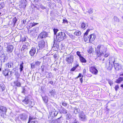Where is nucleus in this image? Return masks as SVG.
<instances>
[{
  "mask_svg": "<svg viewBox=\"0 0 123 123\" xmlns=\"http://www.w3.org/2000/svg\"><path fill=\"white\" fill-rule=\"evenodd\" d=\"M114 20L115 21L117 22H118L119 21V19L116 16L114 17Z\"/></svg>",
  "mask_w": 123,
  "mask_h": 123,
  "instance_id": "nucleus-39",
  "label": "nucleus"
},
{
  "mask_svg": "<svg viewBox=\"0 0 123 123\" xmlns=\"http://www.w3.org/2000/svg\"><path fill=\"white\" fill-rule=\"evenodd\" d=\"M73 56L70 55L67 57L66 58V61L68 63H71L73 62Z\"/></svg>",
  "mask_w": 123,
  "mask_h": 123,
  "instance_id": "nucleus-12",
  "label": "nucleus"
},
{
  "mask_svg": "<svg viewBox=\"0 0 123 123\" xmlns=\"http://www.w3.org/2000/svg\"><path fill=\"white\" fill-rule=\"evenodd\" d=\"M108 83L110 84L111 86H112L113 84V82L112 80H108Z\"/></svg>",
  "mask_w": 123,
  "mask_h": 123,
  "instance_id": "nucleus-40",
  "label": "nucleus"
},
{
  "mask_svg": "<svg viewBox=\"0 0 123 123\" xmlns=\"http://www.w3.org/2000/svg\"><path fill=\"white\" fill-rule=\"evenodd\" d=\"M48 36L47 33L45 31L41 32L39 35L37 39L40 40L43 39Z\"/></svg>",
  "mask_w": 123,
  "mask_h": 123,
  "instance_id": "nucleus-7",
  "label": "nucleus"
},
{
  "mask_svg": "<svg viewBox=\"0 0 123 123\" xmlns=\"http://www.w3.org/2000/svg\"><path fill=\"white\" fill-rule=\"evenodd\" d=\"M38 24V23H36L34 22H33L32 23H28V25L27 27V29H29L32 27L35 26Z\"/></svg>",
  "mask_w": 123,
  "mask_h": 123,
  "instance_id": "nucleus-19",
  "label": "nucleus"
},
{
  "mask_svg": "<svg viewBox=\"0 0 123 123\" xmlns=\"http://www.w3.org/2000/svg\"><path fill=\"white\" fill-rule=\"evenodd\" d=\"M60 111L61 113H62L65 114L67 113V110L65 109L62 107H61Z\"/></svg>",
  "mask_w": 123,
  "mask_h": 123,
  "instance_id": "nucleus-27",
  "label": "nucleus"
},
{
  "mask_svg": "<svg viewBox=\"0 0 123 123\" xmlns=\"http://www.w3.org/2000/svg\"><path fill=\"white\" fill-rule=\"evenodd\" d=\"M66 117L68 119H69L71 118V116L70 114H68L67 115Z\"/></svg>",
  "mask_w": 123,
  "mask_h": 123,
  "instance_id": "nucleus-52",
  "label": "nucleus"
},
{
  "mask_svg": "<svg viewBox=\"0 0 123 123\" xmlns=\"http://www.w3.org/2000/svg\"><path fill=\"white\" fill-rule=\"evenodd\" d=\"M29 45V43H26L25 44L23 45L21 49V51L24 52L25 51Z\"/></svg>",
  "mask_w": 123,
  "mask_h": 123,
  "instance_id": "nucleus-20",
  "label": "nucleus"
},
{
  "mask_svg": "<svg viewBox=\"0 0 123 123\" xmlns=\"http://www.w3.org/2000/svg\"><path fill=\"white\" fill-rule=\"evenodd\" d=\"M49 83L53 85V82L52 81H49Z\"/></svg>",
  "mask_w": 123,
  "mask_h": 123,
  "instance_id": "nucleus-64",
  "label": "nucleus"
},
{
  "mask_svg": "<svg viewBox=\"0 0 123 123\" xmlns=\"http://www.w3.org/2000/svg\"><path fill=\"white\" fill-rule=\"evenodd\" d=\"M21 2L23 6V7L24 8L26 7L27 4L26 0H21Z\"/></svg>",
  "mask_w": 123,
  "mask_h": 123,
  "instance_id": "nucleus-25",
  "label": "nucleus"
},
{
  "mask_svg": "<svg viewBox=\"0 0 123 123\" xmlns=\"http://www.w3.org/2000/svg\"><path fill=\"white\" fill-rule=\"evenodd\" d=\"M18 117L22 121H25L28 118V116L26 113H23L20 114Z\"/></svg>",
  "mask_w": 123,
  "mask_h": 123,
  "instance_id": "nucleus-8",
  "label": "nucleus"
},
{
  "mask_svg": "<svg viewBox=\"0 0 123 123\" xmlns=\"http://www.w3.org/2000/svg\"><path fill=\"white\" fill-rule=\"evenodd\" d=\"M68 23V21L66 19H63V23H66L67 24Z\"/></svg>",
  "mask_w": 123,
  "mask_h": 123,
  "instance_id": "nucleus-54",
  "label": "nucleus"
},
{
  "mask_svg": "<svg viewBox=\"0 0 123 123\" xmlns=\"http://www.w3.org/2000/svg\"><path fill=\"white\" fill-rule=\"evenodd\" d=\"M49 65L47 63H43L41 66V70L43 72L44 70H48Z\"/></svg>",
  "mask_w": 123,
  "mask_h": 123,
  "instance_id": "nucleus-13",
  "label": "nucleus"
},
{
  "mask_svg": "<svg viewBox=\"0 0 123 123\" xmlns=\"http://www.w3.org/2000/svg\"><path fill=\"white\" fill-rule=\"evenodd\" d=\"M45 74L46 75L47 74V75L46 76V77L49 78H50L52 77V74L51 73H49L47 72H46Z\"/></svg>",
  "mask_w": 123,
  "mask_h": 123,
  "instance_id": "nucleus-31",
  "label": "nucleus"
},
{
  "mask_svg": "<svg viewBox=\"0 0 123 123\" xmlns=\"http://www.w3.org/2000/svg\"><path fill=\"white\" fill-rule=\"evenodd\" d=\"M86 25H88L87 23H85L84 22H82L81 23V27L82 28L85 29H86Z\"/></svg>",
  "mask_w": 123,
  "mask_h": 123,
  "instance_id": "nucleus-28",
  "label": "nucleus"
},
{
  "mask_svg": "<svg viewBox=\"0 0 123 123\" xmlns=\"http://www.w3.org/2000/svg\"><path fill=\"white\" fill-rule=\"evenodd\" d=\"M123 80V77H120L119 78L117 79L116 81L115 82L117 83H120L121 81Z\"/></svg>",
  "mask_w": 123,
  "mask_h": 123,
  "instance_id": "nucleus-30",
  "label": "nucleus"
},
{
  "mask_svg": "<svg viewBox=\"0 0 123 123\" xmlns=\"http://www.w3.org/2000/svg\"><path fill=\"white\" fill-rule=\"evenodd\" d=\"M67 104L65 102H63L62 104V105L64 107L66 106H67Z\"/></svg>",
  "mask_w": 123,
  "mask_h": 123,
  "instance_id": "nucleus-56",
  "label": "nucleus"
},
{
  "mask_svg": "<svg viewBox=\"0 0 123 123\" xmlns=\"http://www.w3.org/2000/svg\"><path fill=\"white\" fill-rule=\"evenodd\" d=\"M55 93V90L54 89H52L49 91L48 95L49 96L51 97L52 96L54 97H55L56 95Z\"/></svg>",
  "mask_w": 123,
  "mask_h": 123,
  "instance_id": "nucleus-15",
  "label": "nucleus"
},
{
  "mask_svg": "<svg viewBox=\"0 0 123 123\" xmlns=\"http://www.w3.org/2000/svg\"><path fill=\"white\" fill-rule=\"evenodd\" d=\"M69 37L72 39H74L75 38V37L72 34L69 35Z\"/></svg>",
  "mask_w": 123,
  "mask_h": 123,
  "instance_id": "nucleus-58",
  "label": "nucleus"
},
{
  "mask_svg": "<svg viewBox=\"0 0 123 123\" xmlns=\"http://www.w3.org/2000/svg\"><path fill=\"white\" fill-rule=\"evenodd\" d=\"M6 45L7 46L6 49L7 52L9 53H12L14 48L13 45H8L7 43H5L4 44V46H6Z\"/></svg>",
  "mask_w": 123,
  "mask_h": 123,
  "instance_id": "nucleus-3",
  "label": "nucleus"
},
{
  "mask_svg": "<svg viewBox=\"0 0 123 123\" xmlns=\"http://www.w3.org/2000/svg\"><path fill=\"white\" fill-rule=\"evenodd\" d=\"M88 52L89 53H92L93 51V49L91 47L90 48L87 50Z\"/></svg>",
  "mask_w": 123,
  "mask_h": 123,
  "instance_id": "nucleus-41",
  "label": "nucleus"
},
{
  "mask_svg": "<svg viewBox=\"0 0 123 123\" xmlns=\"http://www.w3.org/2000/svg\"><path fill=\"white\" fill-rule=\"evenodd\" d=\"M54 44L53 45V47H52V48H54L55 49V50H56L58 49V44H56V43H55V40H54Z\"/></svg>",
  "mask_w": 123,
  "mask_h": 123,
  "instance_id": "nucleus-29",
  "label": "nucleus"
},
{
  "mask_svg": "<svg viewBox=\"0 0 123 123\" xmlns=\"http://www.w3.org/2000/svg\"><path fill=\"white\" fill-rule=\"evenodd\" d=\"M16 79V80L14 81L13 82L14 86H16L18 87H20L21 84L19 81L21 79Z\"/></svg>",
  "mask_w": 123,
  "mask_h": 123,
  "instance_id": "nucleus-17",
  "label": "nucleus"
},
{
  "mask_svg": "<svg viewBox=\"0 0 123 123\" xmlns=\"http://www.w3.org/2000/svg\"><path fill=\"white\" fill-rule=\"evenodd\" d=\"M45 42L43 40L39 42L38 44L39 48L37 47V52H40L42 51L45 46Z\"/></svg>",
  "mask_w": 123,
  "mask_h": 123,
  "instance_id": "nucleus-2",
  "label": "nucleus"
},
{
  "mask_svg": "<svg viewBox=\"0 0 123 123\" xmlns=\"http://www.w3.org/2000/svg\"><path fill=\"white\" fill-rule=\"evenodd\" d=\"M56 36L57 41L59 42L67 38V36L65 33L62 31L59 32Z\"/></svg>",
  "mask_w": 123,
  "mask_h": 123,
  "instance_id": "nucleus-1",
  "label": "nucleus"
},
{
  "mask_svg": "<svg viewBox=\"0 0 123 123\" xmlns=\"http://www.w3.org/2000/svg\"><path fill=\"white\" fill-rule=\"evenodd\" d=\"M13 70L15 71V72H14V73L15 75L16 76V79H21V78L19 77L20 76V74L18 72L16 71V68H13Z\"/></svg>",
  "mask_w": 123,
  "mask_h": 123,
  "instance_id": "nucleus-21",
  "label": "nucleus"
},
{
  "mask_svg": "<svg viewBox=\"0 0 123 123\" xmlns=\"http://www.w3.org/2000/svg\"><path fill=\"white\" fill-rule=\"evenodd\" d=\"M90 71L93 74L95 75L97 74L98 71L95 66H92L90 68Z\"/></svg>",
  "mask_w": 123,
  "mask_h": 123,
  "instance_id": "nucleus-10",
  "label": "nucleus"
},
{
  "mask_svg": "<svg viewBox=\"0 0 123 123\" xmlns=\"http://www.w3.org/2000/svg\"><path fill=\"white\" fill-rule=\"evenodd\" d=\"M40 8L43 9H45V7L44 6L42 5H41L40 6Z\"/></svg>",
  "mask_w": 123,
  "mask_h": 123,
  "instance_id": "nucleus-57",
  "label": "nucleus"
},
{
  "mask_svg": "<svg viewBox=\"0 0 123 123\" xmlns=\"http://www.w3.org/2000/svg\"><path fill=\"white\" fill-rule=\"evenodd\" d=\"M119 87V86L118 85L115 86L114 88L116 91H117L118 90Z\"/></svg>",
  "mask_w": 123,
  "mask_h": 123,
  "instance_id": "nucleus-51",
  "label": "nucleus"
},
{
  "mask_svg": "<svg viewBox=\"0 0 123 123\" xmlns=\"http://www.w3.org/2000/svg\"><path fill=\"white\" fill-rule=\"evenodd\" d=\"M29 32L31 36H34L37 35V33L33 31V30L29 31Z\"/></svg>",
  "mask_w": 123,
  "mask_h": 123,
  "instance_id": "nucleus-26",
  "label": "nucleus"
},
{
  "mask_svg": "<svg viewBox=\"0 0 123 123\" xmlns=\"http://www.w3.org/2000/svg\"><path fill=\"white\" fill-rule=\"evenodd\" d=\"M26 22V20H23V21H22V23L24 24H25Z\"/></svg>",
  "mask_w": 123,
  "mask_h": 123,
  "instance_id": "nucleus-60",
  "label": "nucleus"
},
{
  "mask_svg": "<svg viewBox=\"0 0 123 123\" xmlns=\"http://www.w3.org/2000/svg\"><path fill=\"white\" fill-rule=\"evenodd\" d=\"M38 28L37 27H35L33 29V30L37 33L38 31Z\"/></svg>",
  "mask_w": 123,
  "mask_h": 123,
  "instance_id": "nucleus-44",
  "label": "nucleus"
},
{
  "mask_svg": "<svg viewBox=\"0 0 123 123\" xmlns=\"http://www.w3.org/2000/svg\"><path fill=\"white\" fill-rule=\"evenodd\" d=\"M83 77V76L82 75V77L80 79V81L81 82V84H82L83 83V79H82V78Z\"/></svg>",
  "mask_w": 123,
  "mask_h": 123,
  "instance_id": "nucleus-61",
  "label": "nucleus"
},
{
  "mask_svg": "<svg viewBox=\"0 0 123 123\" xmlns=\"http://www.w3.org/2000/svg\"><path fill=\"white\" fill-rule=\"evenodd\" d=\"M96 49L104 53L106 52V48L102 45H98Z\"/></svg>",
  "mask_w": 123,
  "mask_h": 123,
  "instance_id": "nucleus-6",
  "label": "nucleus"
},
{
  "mask_svg": "<svg viewBox=\"0 0 123 123\" xmlns=\"http://www.w3.org/2000/svg\"><path fill=\"white\" fill-rule=\"evenodd\" d=\"M86 36H84V40L86 42L88 40V38H87V37Z\"/></svg>",
  "mask_w": 123,
  "mask_h": 123,
  "instance_id": "nucleus-55",
  "label": "nucleus"
},
{
  "mask_svg": "<svg viewBox=\"0 0 123 123\" xmlns=\"http://www.w3.org/2000/svg\"><path fill=\"white\" fill-rule=\"evenodd\" d=\"M42 97L43 99L44 102L45 103H47L48 101V98L47 96H44L43 97L42 96Z\"/></svg>",
  "mask_w": 123,
  "mask_h": 123,
  "instance_id": "nucleus-36",
  "label": "nucleus"
},
{
  "mask_svg": "<svg viewBox=\"0 0 123 123\" xmlns=\"http://www.w3.org/2000/svg\"><path fill=\"white\" fill-rule=\"evenodd\" d=\"M13 64V63L11 62H9L6 64V65L7 66H8V68H11L12 67Z\"/></svg>",
  "mask_w": 123,
  "mask_h": 123,
  "instance_id": "nucleus-33",
  "label": "nucleus"
},
{
  "mask_svg": "<svg viewBox=\"0 0 123 123\" xmlns=\"http://www.w3.org/2000/svg\"><path fill=\"white\" fill-rule=\"evenodd\" d=\"M88 37L89 39V42H90L94 41L96 38V37L95 34H93L90 35Z\"/></svg>",
  "mask_w": 123,
  "mask_h": 123,
  "instance_id": "nucleus-16",
  "label": "nucleus"
},
{
  "mask_svg": "<svg viewBox=\"0 0 123 123\" xmlns=\"http://www.w3.org/2000/svg\"><path fill=\"white\" fill-rule=\"evenodd\" d=\"M79 117L81 121H85L86 119V115L83 111L81 112L79 114Z\"/></svg>",
  "mask_w": 123,
  "mask_h": 123,
  "instance_id": "nucleus-9",
  "label": "nucleus"
},
{
  "mask_svg": "<svg viewBox=\"0 0 123 123\" xmlns=\"http://www.w3.org/2000/svg\"><path fill=\"white\" fill-rule=\"evenodd\" d=\"M96 51L97 57H100L101 56L104 55V53L96 49Z\"/></svg>",
  "mask_w": 123,
  "mask_h": 123,
  "instance_id": "nucleus-22",
  "label": "nucleus"
},
{
  "mask_svg": "<svg viewBox=\"0 0 123 123\" xmlns=\"http://www.w3.org/2000/svg\"><path fill=\"white\" fill-rule=\"evenodd\" d=\"M17 21V19L16 17H15L13 18L12 20V22L13 25H14L16 23V21Z\"/></svg>",
  "mask_w": 123,
  "mask_h": 123,
  "instance_id": "nucleus-42",
  "label": "nucleus"
},
{
  "mask_svg": "<svg viewBox=\"0 0 123 123\" xmlns=\"http://www.w3.org/2000/svg\"><path fill=\"white\" fill-rule=\"evenodd\" d=\"M78 109H77L76 108L74 110V112L76 111V112L75 113L76 114H77L78 112Z\"/></svg>",
  "mask_w": 123,
  "mask_h": 123,
  "instance_id": "nucleus-63",
  "label": "nucleus"
},
{
  "mask_svg": "<svg viewBox=\"0 0 123 123\" xmlns=\"http://www.w3.org/2000/svg\"><path fill=\"white\" fill-rule=\"evenodd\" d=\"M74 35L76 36H80L81 34V32L80 31H77L74 32Z\"/></svg>",
  "mask_w": 123,
  "mask_h": 123,
  "instance_id": "nucleus-37",
  "label": "nucleus"
},
{
  "mask_svg": "<svg viewBox=\"0 0 123 123\" xmlns=\"http://www.w3.org/2000/svg\"><path fill=\"white\" fill-rule=\"evenodd\" d=\"M90 30L89 29H88L86 31V32L84 33V36H87L89 32L90 31Z\"/></svg>",
  "mask_w": 123,
  "mask_h": 123,
  "instance_id": "nucleus-50",
  "label": "nucleus"
},
{
  "mask_svg": "<svg viewBox=\"0 0 123 123\" xmlns=\"http://www.w3.org/2000/svg\"><path fill=\"white\" fill-rule=\"evenodd\" d=\"M75 69H76L73 67V68H72L70 71H74L75 70Z\"/></svg>",
  "mask_w": 123,
  "mask_h": 123,
  "instance_id": "nucleus-62",
  "label": "nucleus"
},
{
  "mask_svg": "<svg viewBox=\"0 0 123 123\" xmlns=\"http://www.w3.org/2000/svg\"><path fill=\"white\" fill-rule=\"evenodd\" d=\"M41 62L39 61H37L35 62V64L36 66H39L41 63Z\"/></svg>",
  "mask_w": 123,
  "mask_h": 123,
  "instance_id": "nucleus-43",
  "label": "nucleus"
},
{
  "mask_svg": "<svg viewBox=\"0 0 123 123\" xmlns=\"http://www.w3.org/2000/svg\"><path fill=\"white\" fill-rule=\"evenodd\" d=\"M23 64H24V63L23 62L20 64V68H19V69L20 70V71L21 72H22V71L23 70V68H24Z\"/></svg>",
  "mask_w": 123,
  "mask_h": 123,
  "instance_id": "nucleus-32",
  "label": "nucleus"
},
{
  "mask_svg": "<svg viewBox=\"0 0 123 123\" xmlns=\"http://www.w3.org/2000/svg\"><path fill=\"white\" fill-rule=\"evenodd\" d=\"M4 6V4L2 2L0 4V9L3 8Z\"/></svg>",
  "mask_w": 123,
  "mask_h": 123,
  "instance_id": "nucleus-46",
  "label": "nucleus"
},
{
  "mask_svg": "<svg viewBox=\"0 0 123 123\" xmlns=\"http://www.w3.org/2000/svg\"><path fill=\"white\" fill-rule=\"evenodd\" d=\"M88 12L90 14L92 13L93 12L92 9V8H90L89 9Z\"/></svg>",
  "mask_w": 123,
  "mask_h": 123,
  "instance_id": "nucleus-53",
  "label": "nucleus"
},
{
  "mask_svg": "<svg viewBox=\"0 0 123 123\" xmlns=\"http://www.w3.org/2000/svg\"><path fill=\"white\" fill-rule=\"evenodd\" d=\"M54 32V34L55 35H56V33L58 30L57 29H53Z\"/></svg>",
  "mask_w": 123,
  "mask_h": 123,
  "instance_id": "nucleus-49",
  "label": "nucleus"
},
{
  "mask_svg": "<svg viewBox=\"0 0 123 123\" xmlns=\"http://www.w3.org/2000/svg\"><path fill=\"white\" fill-rule=\"evenodd\" d=\"M9 72V69H5L3 70L2 73L4 75L6 76L8 75V73Z\"/></svg>",
  "mask_w": 123,
  "mask_h": 123,
  "instance_id": "nucleus-23",
  "label": "nucleus"
},
{
  "mask_svg": "<svg viewBox=\"0 0 123 123\" xmlns=\"http://www.w3.org/2000/svg\"><path fill=\"white\" fill-rule=\"evenodd\" d=\"M32 120H33L31 121V123H37V121L33 120V117L30 116L29 117L28 123H30L31 121Z\"/></svg>",
  "mask_w": 123,
  "mask_h": 123,
  "instance_id": "nucleus-24",
  "label": "nucleus"
},
{
  "mask_svg": "<svg viewBox=\"0 0 123 123\" xmlns=\"http://www.w3.org/2000/svg\"><path fill=\"white\" fill-rule=\"evenodd\" d=\"M114 67L116 70L119 71L121 70L122 66L120 64L115 63L114 64Z\"/></svg>",
  "mask_w": 123,
  "mask_h": 123,
  "instance_id": "nucleus-14",
  "label": "nucleus"
},
{
  "mask_svg": "<svg viewBox=\"0 0 123 123\" xmlns=\"http://www.w3.org/2000/svg\"><path fill=\"white\" fill-rule=\"evenodd\" d=\"M36 52V48L35 47H32L29 52V53L31 56H33Z\"/></svg>",
  "mask_w": 123,
  "mask_h": 123,
  "instance_id": "nucleus-18",
  "label": "nucleus"
},
{
  "mask_svg": "<svg viewBox=\"0 0 123 123\" xmlns=\"http://www.w3.org/2000/svg\"><path fill=\"white\" fill-rule=\"evenodd\" d=\"M7 109L6 108L2 106H0V115L4 117V115H6Z\"/></svg>",
  "mask_w": 123,
  "mask_h": 123,
  "instance_id": "nucleus-4",
  "label": "nucleus"
},
{
  "mask_svg": "<svg viewBox=\"0 0 123 123\" xmlns=\"http://www.w3.org/2000/svg\"><path fill=\"white\" fill-rule=\"evenodd\" d=\"M80 62L82 63H85L86 62V60L83 56L81 57L80 58Z\"/></svg>",
  "mask_w": 123,
  "mask_h": 123,
  "instance_id": "nucleus-35",
  "label": "nucleus"
},
{
  "mask_svg": "<svg viewBox=\"0 0 123 123\" xmlns=\"http://www.w3.org/2000/svg\"><path fill=\"white\" fill-rule=\"evenodd\" d=\"M5 85L3 84H0V87L2 91H4L5 89Z\"/></svg>",
  "mask_w": 123,
  "mask_h": 123,
  "instance_id": "nucleus-38",
  "label": "nucleus"
},
{
  "mask_svg": "<svg viewBox=\"0 0 123 123\" xmlns=\"http://www.w3.org/2000/svg\"><path fill=\"white\" fill-rule=\"evenodd\" d=\"M20 40L22 42H25L26 40V38L24 37L23 38L22 37L21 38Z\"/></svg>",
  "mask_w": 123,
  "mask_h": 123,
  "instance_id": "nucleus-47",
  "label": "nucleus"
},
{
  "mask_svg": "<svg viewBox=\"0 0 123 123\" xmlns=\"http://www.w3.org/2000/svg\"><path fill=\"white\" fill-rule=\"evenodd\" d=\"M77 55L79 57V58L81 57L82 56L80 54V52L79 51H77L76 52Z\"/></svg>",
  "mask_w": 123,
  "mask_h": 123,
  "instance_id": "nucleus-48",
  "label": "nucleus"
},
{
  "mask_svg": "<svg viewBox=\"0 0 123 123\" xmlns=\"http://www.w3.org/2000/svg\"><path fill=\"white\" fill-rule=\"evenodd\" d=\"M58 113L57 111H56L55 109H53L51 111L49 112V116L53 117L56 116Z\"/></svg>",
  "mask_w": 123,
  "mask_h": 123,
  "instance_id": "nucleus-11",
  "label": "nucleus"
},
{
  "mask_svg": "<svg viewBox=\"0 0 123 123\" xmlns=\"http://www.w3.org/2000/svg\"><path fill=\"white\" fill-rule=\"evenodd\" d=\"M116 58L112 57L110 59L109 63V66L108 67V69L109 70L111 69L113 65L115 64L114 62L116 60Z\"/></svg>",
  "mask_w": 123,
  "mask_h": 123,
  "instance_id": "nucleus-5",
  "label": "nucleus"
},
{
  "mask_svg": "<svg viewBox=\"0 0 123 123\" xmlns=\"http://www.w3.org/2000/svg\"><path fill=\"white\" fill-rule=\"evenodd\" d=\"M29 99L28 97H26L25 99L23 101V102L26 105L29 103Z\"/></svg>",
  "mask_w": 123,
  "mask_h": 123,
  "instance_id": "nucleus-34",
  "label": "nucleus"
},
{
  "mask_svg": "<svg viewBox=\"0 0 123 123\" xmlns=\"http://www.w3.org/2000/svg\"><path fill=\"white\" fill-rule=\"evenodd\" d=\"M109 55V53H107L105 55L104 57H108V56Z\"/></svg>",
  "mask_w": 123,
  "mask_h": 123,
  "instance_id": "nucleus-59",
  "label": "nucleus"
},
{
  "mask_svg": "<svg viewBox=\"0 0 123 123\" xmlns=\"http://www.w3.org/2000/svg\"><path fill=\"white\" fill-rule=\"evenodd\" d=\"M61 117H60L58 118L57 120V123H61L62 122V120H61Z\"/></svg>",
  "mask_w": 123,
  "mask_h": 123,
  "instance_id": "nucleus-45",
  "label": "nucleus"
}]
</instances>
